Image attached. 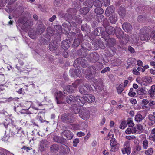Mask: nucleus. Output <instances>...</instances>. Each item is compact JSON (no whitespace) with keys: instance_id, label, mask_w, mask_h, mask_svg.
Returning a JSON list of instances; mask_svg holds the SVG:
<instances>
[{"instance_id":"b1692460","label":"nucleus","mask_w":155,"mask_h":155,"mask_svg":"<svg viewBox=\"0 0 155 155\" xmlns=\"http://www.w3.org/2000/svg\"><path fill=\"white\" fill-rule=\"evenodd\" d=\"M71 44L70 41L66 39L62 42L61 46L64 50H66L69 48Z\"/></svg>"},{"instance_id":"f03ea898","label":"nucleus","mask_w":155,"mask_h":155,"mask_svg":"<svg viewBox=\"0 0 155 155\" xmlns=\"http://www.w3.org/2000/svg\"><path fill=\"white\" fill-rule=\"evenodd\" d=\"M152 30L150 26H145L142 28L140 30V37L142 41H147L150 39V37L149 33Z\"/></svg>"},{"instance_id":"423d86ee","label":"nucleus","mask_w":155,"mask_h":155,"mask_svg":"<svg viewBox=\"0 0 155 155\" xmlns=\"http://www.w3.org/2000/svg\"><path fill=\"white\" fill-rule=\"evenodd\" d=\"M75 10V9L74 8H70L67 10L68 13H65L61 11L59 13L61 17L64 18L66 20H67L72 18V17L71 15V14H73L72 12L74 11Z\"/></svg>"},{"instance_id":"c9c22d12","label":"nucleus","mask_w":155,"mask_h":155,"mask_svg":"<svg viewBox=\"0 0 155 155\" xmlns=\"http://www.w3.org/2000/svg\"><path fill=\"white\" fill-rule=\"evenodd\" d=\"M82 38H77L75 39L72 44L74 48L77 47L79 45L80 43L82 41Z\"/></svg>"},{"instance_id":"7ed1b4c3","label":"nucleus","mask_w":155,"mask_h":155,"mask_svg":"<svg viewBox=\"0 0 155 155\" xmlns=\"http://www.w3.org/2000/svg\"><path fill=\"white\" fill-rule=\"evenodd\" d=\"M61 119L64 122L72 123L74 121L73 115L71 113L63 114L61 116Z\"/></svg>"},{"instance_id":"603ef678","label":"nucleus","mask_w":155,"mask_h":155,"mask_svg":"<svg viewBox=\"0 0 155 155\" xmlns=\"http://www.w3.org/2000/svg\"><path fill=\"white\" fill-rule=\"evenodd\" d=\"M143 82L149 84L152 81L151 78L150 77L146 76L143 78Z\"/></svg>"},{"instance_id":"dca6fc26","label":"nucleus","mask_w":155,"mask_h":155,"mask_svg":"<svg viewBox=\"0 0 155 155\" xmlns=\"http://www.w3.org/2000/svg\"><path fill=\"white\" fill-rule=\"evenodd\" d=\"M134 134H140L143 130V126L141 124L136 125L134 127H133Z\"/></svg>"},{"instance_id":"f704fd0d","label":"nucleus","mask_w":155,"mask_h":155,"mask_svg":"<svg viewBox=\"0 0 155 155\" xmlns=\"http://www.w3.org/2000/svg\"><path fill=\"white\" fill-rule=\"evenodd\" d=\"M59 146L56 144H53L52 145L50 148V151L52 153H56L59 149Z\"/></svg>"},{"instance_id":"2f4dec72","label":"nucleus","mask_w":155,"mask_h":155,"mask_svg":"<svg viewBox=\"0 0 155 155\" xmlns=\"http://www.w3.org/2000/svg\"><path fill=\"white\" fill-rule=\"evenodd\" d=\"M71 109L75 114H77L80 112V107L77 104L72 105L71 107Z\"/></svg>"},{"instance_id":"bf43d9fd","label":"nucleus","mask_w":155,"mask_h":155,"mask_svg":"<svg viewBox=\"0 0 155 155\" xmlns=\"http://www.w3.org/2000/svg\"><path fill=\"white\" fill-rule=\"evenodd\" d=\"M5 78L4 75H2L0 76V83H3L0 84V86H3L5 84Z\"/></svg>"},{"instance_id":"6ab92c4d","label":"nucleus","mask_w":155,"mask_h":155,"mask_svg":"<svg viewBox=\"0 0 155 155\" xmlns=\"http://www.w3.org/2000/svg\"><path fill=\"white\" fill-rule=\"evenodd\" d=\"M76 96H74L72 95L67 96L66 99V100L67 103L70 104H72L73 103H75L76 99Z\"/></svg>"},{"instance_id":"09e8293b","label":"nucleus","mask_w":155,"mask_h":155,"mask_svg":"<svg viewBox=\"0 0 155 155\" xmlns=\"http://www.w3.org/2000/svg\"><path fill=\"white\" fill-rule=\"evenodd\" d=\"M127 123L128 126L129 127H133L134 126V124L133 121V119L131 118H129L127 120Z\"/></svg>"},{"instance_id":"8fccbe9b","label":"nucleus","mask_w":155,"mask_h":155,"mask_svg":"<svg viewBox=\"0 0 155 155\" xmlns=\"http://www.w3.org/2000/svg\"><path fill=\"white\" fill-rule=\"evenodd\" d=\"M94 12L98 15H102L104 12V10L101 7H98L95 9Z\"/></svg>"},{"instance_id":"20e7f679","label":"nucleus","mask_w":155,"mask_h":155,"mask_svg":"<svg viewBox=\"0 0 155 155\" xmlns=\"http://www.w3.org/2000/svg\"><path fill=\"white\" fill-rule=\"evenodd\" d=\"M121 150L123 154L129 155L130 154L131 152L130 141L127 140L124 142Z\"/></svg>"},{"instance_id":"37998d69","label":"nucleus","mask_w":155,"mask_h":155,"mask_svg":"<svg viewBox=\"0 0 155 155\" xmlns=\"http://www.w3.org/2000/svg\"><path fill=\"white\" fill-rule=\"evenodd\" d=\"M76 34L74 32H71L68 33V37L69 41H72L73 39L76 38Z\"/></svg>"},{"instance_id":"a19ab883","label":"nucleus","mask_w":155,"mask_h":155,"mask_svg":"<svg viewBox=\"0 0 155 155\" xmlns=\"http://www.w3.org/2000/svg\"><path fill=\"white\" fill-rule=\"evenodd\" d=\"M83 4L85 6L91 8L93 4V0H87L84 2Z\"/></svg>"},{"instance_id":"4d7b16f0","label":"nucleus","mask_w":155,"mask_h":155,"mask_svg":"<svg viewBox=\"0 0 155 155\" xmlns=\"http://www.w3.org/2000/svg\"><path fill=\"white\" fill-rule=\"evenodd\" d=\"M93 3L94 5L97 8L101 7L102 6L101 2L99 0H95Z\"/></svg>"},{"instance_id":"ddd939ff","label":"nucleus","mask_w":155,"mask_h":155,"mask_svg":"<svg viewBox=\"0 0 155 155\" xmlns=\"http://www.w3.org/2000/svg\"><path fill=\"white\" fill-rule=\"evenodd\" d=\"M76 99V100L75 103L78 104L81 106H83L85 103L87 102V99H86L85 96L84 97H83L77 95Z\"/></svg>"},{"instance_id":"58836bf2","label":"nucleus","mask_w":155,"mask_h":155,"mask_svg":"<svg viewBox=\"0 0 155 155\" xmlns=\"http://www.w3.org/2000/svg\"><path fill=\"white\" fill-rule=\"evenodd\" d=\"M136 59L133 58H129L127 60V63L129 65L134 66L136 65Z\"/></svg>"},{"instance_id":"0e129e2a","label":"nucleus","mask_w":155,"mask_h":155,"mask_svg":"<svg viewBox=\"0 0 155 155\" xmlns=\"http://www.w3.org/2000/svg\"><path fill=\"white\" fill-rule=\"evenodd\" d=\"M127 125V123L126 121H122L120 125V128L122 129H124L126 127Z\"/></svg>"},{"instance_id":"f257e3e1","label":"nucleus","mask_w":155,"mask_h":155,"mask_svg":"<svg viewBox=\"0 0 155 155\" xmlns=\"http://www.w3.org/2000/svg\"><path fill=\"white\" fill-rule=\"evenodd\" d=\"M24 10L22 6H19L16 9V11L21 13V17L18 20V22L19 25H22L21 28L22 30H27L33 25V21L28 19L31 18V14L27 11L24 12Z\"/></svg>"},{"instance_id":"cd10ccee","label":"nucleus","mask_w":155,"mask_h":155,"mask_svg":"<svg viewBox=\"0 0 155 155\" xmlns=\"http://www.w3.org/2000/svg\"><path fill=\"white\" fill-rule=\"evenodd\" d=\"M45 28L42 23L39 24L37 27V31L38 34L41 35L45 31Z\"/></svg>"},{"instance_id":"473e14b6","label":"nucleus","mask_w":155,"mask_h":155,"mask_svg":"<svg viewBox=\"0 0 155 155\" xmlns=\"http://www.w3.org/2000/svg\"><path fill=\"white\" fill-rule=\"evenodd\" d=\"M145 117L142 116L140 114L137 113L135 116V121L137 122L140 123L144 119Z\"/></svg>"},{"instance_id":"5701e85b","label":"nucleus","mask_w":155,"mask_h":155,"mask_svg":"<svg viewBox=\"0 0 155 155\" xmlns=\"http://www.w3.org/2000/svg\"><path fill=\"white\" fill-rule=\"evenodd\" d=\"M58 47V45L55 41L51 42L49 45V49L52 51L55 50Z\"/></svg>"},{"instance_id":"393cba45","label":"nucleus","mask_w":155,"mask_h":155,"mask_svg":"<svg viewBox=\"0 0 155 155\" xmlns=\"http://www.w3.org/2000/svg\"><path fill=\"white\" fill-rule=\"evenodd\" d=\"M53 140L56 142L62 144H64L66 143V140L62 137L56 136L53 138Z\"/></svg>"},{"instance_id":"9d476101","label":"nucleus","mask_w":155,"mask_h":155,"mask_svg":"<svg viewBox=\"0 0 155 155\" xmlns=\"http://www.w3.org/2000/svg\"><path fill=\"white\" fill-rule=\"evenodd\" d=\"M54 95L57 103L58 104H62V102L61 99H63L65 96L63 93L60 91H57L55 92Z\"/></svg>"},{"instance_id":"a878e982","label":"nucleus","mask_w":155,"mask_h":155,"mask_svg":"<svg viewBox=\"0 0 155 155\" xmlns=\"http://www.w3.org/2000/svg\"><path fill=\"white\" fill-rule=\"evenodd\" d=\"M102 38H103L105 41H107L112 45L116 44V41L115 39L113 38H110V36L108 34H107V35L106 36H103Z\"/></svg>"},{"instance_id":"69168bd1","label":"nucleus","mask_w":155,"mask_h":155,"mask_svg":"<svg viewBox=\"0 0 155 155\" xmlns=\"http://www.w3.org/2000/svg\"><path fill=\"white\" fill-rule=\"evenodd\" d=\"M114 66L119 65L121 64L122 61L120 59H117L114 61L113 62Z\"/></svg>"},{"instance_id":"1a4fd4ad","label":"nucleus","mask_w":155,"mask_h":155,"mask_svg":"<svg viewBox=\"0 0 155 155\" xmlns=\"http://www.w3.org/2000/svg\"><path fill=\"white\" fill-rule=\"evenodd\" d=\"M80 117L84 120H87L89 117L90 112L87 109H83L79 113Z\"/></svg>"},{"instance_id":"052dcab7","label":"nucleus","mask_w":155,"mask_h":155,"mask_svg":"<svg viewBox=\"0 0 155 155\" xmlns=\"http://www.w3.org/2000/svg\"><path fill=\"white\" fill-rule=\"evenodd\" d=\"M153 153V149L152 148H150L145 151V153L147 155H151Z\"/></svg>"},{"instance_id":"5fc2aeb1","label":"nucleus","mask_w":155,"mask_h":155,"mask_svg":"<svg viewBox=\"0 0 155 155\" xmlns=\"http://www.w3.org/2000/svg\"><path fill=\"white\" fill-rule=\"evenodd\" d=\"M74 73L76 76L78 77H80L81 76V70L80 68H77L74 70Z\"/></svg>"},{"instance_id":"3c124183","label":"nucleus","mask_w":155,"mask_h":155,"mask_svg":"<svg viewBox=\"0 0 155 155\" xmlns=\"http://www.w3.org/2000/svg\"><path fill=\"white\" fill-rule=\"evenodd\" d=\"M81 29L82 31L84 32H88L90 31L89 27H88L86 24L82 25L81 26Z\"/></svg>"},{"instance_id":"c85d7f7f","label":"nucleus","mask_w":155,"mask_h":155,"mask_svg":"<svg viewBox=\"0 0 155 155\" xmlns=\"http://www.w3.org/2000/svg\"><path fill=\"white\" fill-rule=\"evenodd\" d=\"M105 33L104 31V29L102 27H100L97 28H96L94 31V34L95 35L97 36H99L100 34L101 35H102L103 36H105V35H103V33Z\"/></svg>"},{"instance_id":"79ce46f5","label":"nucleus","mask_w":155,"mask_h":155,"mask_svg":"<svg viewBox=\"0 0 155 155\" xmlns=\"http://www.w3.org/2000/svg\"><path fill=\"white\" fill-rule=\"evenodd\" d=\"M89 11V9L88 7L81 8L80 9V13L84 15H86Z\"/></svg>"},{"instance_id":"864d4df0","label":"nucleus","mask_w":155,"mask_h":155,"mask_svg":"<svg viewBox=\"0 0 155 155\" xmlns=\"http://www.w3.org/2000/svg\"><path fill=\"white\" fill-rule=\"evenodd\" d=\"M147 91L143 88H139L137 91V94L140 95L146 94Z\"/></svg>"},{"instance_id":"6e6d98bb","label":"nucleus","mask_w":155,"mask_h":155,"mask_svg":"<svg viewBox=\"0 0 155 155\" xmlns=\"http://www.w3.org/2000/svg\"><path fill=\"white\" fill-rule=\"evenodd\" d=\"M81 66L84 68H86L88 65L87 63V61L84 59H81L80 62Z\"/></svg>"},{"instance_id":"de8ad7c7","label":"nucleus","mask_w":155,"mask_h":155,"mask_svg":"<svg viewBox=\"0 0 155 155\" xmlns=\"http://www.w3.org/2000/svg\"><path fill=\"white\" fill-rule=\"evenodd\" d=\"M84 85L79 87V91L82 94L84 95L87 94L88 92L85 89V87H84Z\"/></svg>"},{"instance_id":"7c9ffc66","label":"nucleus","mask_w":155,"mask_h":155,"mask_svg":"<svg viewBox=\"0 0 155 155\" xmlns=\"http://www.w3.org/2000/svg\"><path fill=\"white\" fill-rule=\"evenodd\" d=\"M115 9V8L113 6L108 7L106 10L105 14L107 16H109L114 12Z\"/></svg>"},{"instance_id":"0eeeda50","label":"nucleus","mask_w":155,"mask_h":155,"mask_svg":"<svg viewBox=\"0 0 155 155\" xmlns=\"http://www.w3.org/2000/svg\"><path fill=\"white\" fill-rule=\"evenodd\" d=\"M94 68L93 67H89L88 68L85 70V77L86 78L91 80L94 77L96 72L94 71Z\"/></svg>"},{"instance_id":"a18cd8bd","label":"nucleus","mask_w":155,"mask_h":155,"mask_svg":"<svg viewBox=\"0 0 155 155\" xmlns=\"http://www.w3.org/2000/svg\"><path fill=\"white\" fill-rule=\"evenodd\" d=\"M124 88L123 86V84L122 83H121L118 87H116L118 94H121L124 90Z\"/></svg>"},{"instance_id":"39448f33","label":"nucleus","mask_w":155,"mask_h":155,"mask_svg":"<svg viewBox=\"0 0 155 155\" xmlns=\"http://www.w3.org/2000/svg\"><path fill=\"white\" fill-rule=\"evenodd\" d=\"M79 82V81H77L75 83H72V85L67 86L64 88L63 92L66 94L74 92L75 89L78 85V83Z\"/></svg>"},{"instance_id":"774afa93","label":"nucleus","mask_w":155,"mask_h":155,"mask_svg":"<svg viewBox=\"0 0 155 155\" xmlns=\"http://www.w3.org/2000/svg\"><path fill=\"white\" fill-rule=\"evenodd\" d=\"M118 149L117 145H114L110 146V151L111 152H115Z\"/></svg>"},{"instance_id":"e433bc0d","label":"nucleus","mask_w":155,"mask_h":155,"mask_svg":"<svg viewBox=\"0 0 155 155\" xmlns=\"http://www.w3.org/2000/svg\"><path fill=\"white\" fill-rule=\"evenodd\" d=\"M12 125L17 130V133L18 134V132L20 131L21 127H20V123L18 122H14V121L12 122Z\"/></svg>"},{"instance_id":"e2e57ef3","label":"nucleus","mask_w":155,"mask_h":155,"mask_svg":"<svg viewBox=\"0 0 155 155\" xmlns=\"http://www.w3.org/2000/svg\"><path fill=\"white\" fill-rule=\"evenodd\" d=\"M146 18L143 15H141L139 16L137 18V21L139 22H143L146 20Z\"/></svg>"},{"instance_id":"72a5a7b5","label":"nucleus","mask_w":155,"mask_h":155,"mask_svg":"<svg viewBox=\"0 0 155 155\" xmlns=\"http://www.w3.org/2000/svg\"><path fill=\"white\" fill-rule=\"evenodd\" d=\"M118 13L120 16L122 18H124L125 15V10L124 8L122 7H120L118 9Z\"/></svg>"},{"instance_id":"9b49d317","label":"nucleus","mask_w":155,"mask_h":155,"mask_svg":"<svg viewBox=\"0 0 155 155\" xmlns=\"http://www.w3.org/2000/svg\"><path fill=\"white\" fill-rule=\"evenodd\" d=\"M99 59V54L97 52H94L90 54L89 57H88L87 60L90 62L95 63L98 61Z\"/></svg>"},{"instance_id":"4468645a","label":"nucleus","mask_w":155,"mask_h":155,"mask_svg":"<svg viewBox=\"0 0 155 155\" xmlns=\"http://www.w3.org/2000/svg\"><path fill=\"white\" fill-rule=\"evenodd\" d=\"M103 25L105 28L106 31L107 33L106 35L107 34L113 35L115 34V29L114 27L110 26H106L104 23H103Z\"/></svg>"},{"instance_id":"c756f323","label":"nucleus","mask_w":155,"mask_h":155,"mask_svg":"<svg viewBox=\"0 0 155 155\" xmlns=\"http://www.w3.org/2000/svg\"><path fill=\"white\" fill-rule=\"evenodd\" d=\"M14 110L17 113L20 112L21 114L27 113V110H24L21 109V106H17V107L15 106L14 108Z\"/></svg>"},{"instance_id":"6e6552de","label":"nucleus","mask_w":155,"mask_h":155,"mask_svg":"<svg viewBox=\"0 0 155 155\" xmlns=\"http://www.w3.org/2000/svg\"><path fill=\"white\" fill-rule=\"evenodd\" d=\"M92 43L97 49H98L99 48L103 49L105 48L104 43L100 38H94L92 41Z\"/></svg>"},{"instance_id":"bb28decb","label":"nucleus","mask_w":155,"mask_h":155,"mask_svg":"<svg viewBox=\"0 0 155 155\" xmlns=\"http://www.w3.org/2000/svg\"><path fill=\"white\" fill-rule=\"evenodd\" d=\"M62 26V29L65 31V33H68L71 29V24L69 23H64Z\"/></svg>"},{"instance_id":"13d9d810","label":"nucleus","mask_w":155,"mask_h":155,"mask_svg":"<svg viewBox=\"0 0 155 155\" xmlns=\"http://www.w3.org/2000/svg\"><path fill=\"white\" fill-rule=\"evenodd\" d=\"M79 53H81V55L82 56L85 57L87 56V51L84 48L80 49L79 51Z\"/></svg>"},{"instance_id":"c03bdc74","label":"nucleus","mask_w":155,"mask_h":155,"mask_svg":"<svg viewBox=\"0 0 155 155\" xmlns=\"http://www.w3.org/2000/svg\"><path fill=\"white\" fill-rule=\"evenodd\" d=\"M47 33L45 34H48L50 36L51 35L53 36L55 32V30L54 28L51 27H48L47 29Z\"/></svg>"},{"instance_id":"aec40b11","label":"nucleus","mask_w":155,"mask_h":155,"mask_svg":"<svg viewBox=\"0 0 155 155\" xmlns=\"http://www.w3.org/2000/svg\"><path fill=\"white\" fill-rule=\"evenodd\" d=\"M89 67H93L95 69H94V71L96 72L97 70L100 71L104 67L103 64L102 63L100 62H96L95 64V65H92Z\"/></svg>"},{"instance_id":"f8f14e48","label":"nucleus","mask_w":155,"mask_h":155,"mask_svg":"<svg viewBox=\"0 0 155 155\" xmlns=\"http://www.w3.org/2000/svg\"><path fill=\"white\" fill-rule=\"evenodd\" d=\"M51 41V36L48 34H44L43 37H41L39 41L42 45H45Z\"/></svg>"},{"instance_id":"412c9836","label":"nucleus","mask_w":155,"mask_h":155,"mask_svg":"<svg viewBox=\"0 0 155 155\" xmlns=\"http://www.w3.org/2000/svg\"><path fill=\"white\" fill-rule=\"evenodd\" d=\"M148 124L149 126H152L155 124V116L151 114H149L148 116Z\"/></svg>"},{"instance_id":"49530a36","label":"nucleus","mask_w":155,"mask_h":155,"mask_svg":"<svg viewBox=\"0 0 155 155\" xmlns=\"http://www.w3.org/2000/svg\"><path fill=\"white\" fill-rule=\"evenodd\" d=\"M109 20L110 22L112 24L115 23L117 20L116 16L114 15H112L109 18Z\"/></svg>"},{"instance_id":"2eb2a0df","label":"nucleus","mask_w":155,"mask_h":155,"mask_svg":"<svg viewBox=\"0 0 155 155\" xmlns=\"http://www.w3.org/2000/svg\"><path fill=\"white\" fill-rule=\"evenodd\" d=\"M62 135L64 136L66 138L64 139L66 140H69L72 139L73 137V134L69 130H66L64 131L61 134Z\"/></svg>"},{"instance_id":"ea45409f","label":"nucleus","mask_w":155,"mask_h":155,"mask_svg":"<svg viewBox=\"0 0 155 155\" xmlns=\"http://www.w3.org/2000/svg\"><path fill=\"white\" fill-rule=\"evenodd\" d=\"M15 68L18 71H20V74L23 75H26L29 74L27 70H25L24 71L21 69V67L19 66L16 65Z\"/></svg>"},{"instance_id":"680f3d73","label":"nucleus","mask_w":155,"mask_h":155,"mask_svg":"<svg viewBox=\"0 0 155 155\" xmlns=\"http://www.w3.org/2000/svg\"><path fill=\"white\" fill-rule=\"evenodd\" d=\"M125 133L127 134H129L131 133L134 134V132L133 127L127 128L125 131Z\"/></svg>"},{"instance_id":"338daca9","label":"nucleus","mask_w":155,"mask_h":155,"mask_svg":"<svg viewBox=\"0 0 155 155\" xmlns=\"http://www.w3.org/2000/svg\"><path fill=\"white\" fill-rule=\"evenodd\" d=\"M149 142L148 140L145 139L143 142V148L144 149L147 148L148 147Z\"/></svg>"},{"instance_id":"4be33fe9","label":"nucleus","mask_w":155,"mask_h":155,"mask_svg":"<svg viewBox=\"0 0 155 155\" xmlns=\"http://www.w3.org/2000/svg\"><path fill=\"white\" fill-rule=\"evenodd\" d=\"M48 142L45 140H42L40 142L39 149L41 152L45 150V148L47 147Z\"/></svg>"},{"instance_id":"4c0bfd02","label":"nucleus","mask_w":155,"mask_h":155,"mask_svg":"<svg viewBox=\"0 0 155 155\" xmlns=\"http://www.w3.org/2000/svg\"><path fill=\"white\" fill-rule=\"evenodd\" d=\"M85 98L87 99V102H93L95 100V97L92 94H87L85 96Z\"/></svg>"},{"instance_id":"f3484780","label":"nucleus","mask_w":155,"mask_h":155,"mask_svg":"<svg viewBox=\"0 0 155 155\" xmlns=\"http://www.w3.org/2000/svg\"><path fill=\"white\" fill-rule=\"evenodd\" d=\"M115 33L116 37L119 39H121L123 37L124 32L119 27L116 28Z\"/></svg>"},{"instance_id":"a211bd4d","label":"nucleus","mask_w":155,"mask_h":155,"mask_svg":"<svg viewBox=\"0 0 155 155\" xmlns=\"http://www.w3.org/2000/svg\"><path fill=\"white\" fill-rule=\"evenodd\" d=\"M123 29L125 32H129L132 29L131 25L129 23H124L122 25Z\"/></svg>"}]
</instances>
